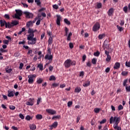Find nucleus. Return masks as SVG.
<instances>
[{"mask_svg": "<svg viewBox=\"0 0 130 130\" xmlns=\"http://www.w3.org/2000/svg\"><path fill=\"white\" fill-rule=\"evenodd\" d=\"M125 89L127 92H130V85L129 86H126Z\"/></svg>", "mask_w": 130, "mask_h": 130, "instance_id": "obj_51", "label": "nucleus"}, {"mask_svg": "<svg viewBox=\"0 0 130 130\" xmlns=\"http://www.w3.org/2000/svg\"><path fill=\"white\" fill-rule=\"evenodd\" d=\"M26 105H29L32 106L33 105V103H32V99H29V101L26 102Z\"/></svg>", "mask_w": 130, "mask_h": 130, "instance_id": "obj_23", "label": "nucleus"}, {"mask_svg": "<svg viewBox=\"0 0 130 130\" xmlns=\"http://www.w3.org/2000/svg\"><path fill=\"white\" fill-rule=\"evenodd\" d=\"M64 31H65L64 36H67V37L68 35V31H69V29L66 26L64 27Z\"/></svg>", "mask_w": 130, "mask_h": 130, "instance_id": "obj_27", "label": "nucleus"}, {"mask_svg": "<svg viewBox=\"0 0 130 130\" xmlns=\"http://www.w3.org/2000/svg\"><path fill=\"white\" fill-rule=\"evenodd\" d=\"M19 117L21 119H24V118H25V117H24V115H23V114H19Z\"/></svg>", "mask_w": 130, "mask_h": 130, "instance_id": "obj_58", "label": "nucleus"}, {"mask_svg": "<svg viewBox=\"0 0 130 130\" xmlns=\"http://www.w3.org/2000/svg\"><path fill=\"white\" fill-rule=\"evenodd\" d=\"M60 118H61V116L60 115H58V116H54L52 118V119H60Z\"/></svg>", "mask_w": 130, "mask_h": 130, "instance_id": "obj_49", "label": "nucleus"}, {"mask_svg": "<svg viewBox=\"0 0 130 130\" xmlns=\"http://www.w3.org/2000/svg\"><path fill=\"white\" fill-rule=\"evenodd\" d=\"M105 37V34H100L99 36H98V38L99 40H102Z\"/></svg>", "mask_w": 130, "mask_h": 130, "instance_id": "obj_20", "label": "nucleus"}, {"mask_svg": "<svg viewBox=\"0 0 130 130\" xmlns=\"http://www.w3.org/2000/svg\"><path fill=\"white\" fill-rule=\"evenodd\" d=\"M15 11L16 14L15 15V17L16 19H18V20H20V17L22 16V11L19 10H16Z\"/></svg>", "mask_w": 130, "mask_h": 130, "instance_id": "obj_5", "label": "nucleus"}, {"mask_svg": "<svg viewBox=\"0 0 130 130\" xmlns=\"http://www.w3.org/2000/svg\"><path fill=\"white\" fill-rule=\"evenodd\" d=\"M53 43V38L51 36L49 38L48 44L49 45H51Z\"/></svg>", "mask_w": 130, "mask_h": 130, "instance_id": "obj_21", "label": "nucleus"}, {"mask_svg": "<svg viewBox=\"0 0 130 130\" xmlns=\"http://www.w3.org/2000/svg\"><path fill=\"white\" fill-rule=\"evenodd\" d=\"M3 43L4 44H9V40H4Z\"/></svg>", "mask_w": 130, "mask_h": 130, "instance_id": "obj_57", "label": "nucleus"}, {"mask_svg": "<svg viewBox=\"0 0 130 130\" xmlns=\"http://www.w3.org/2000/svg\"><path fill=\"white\" fill-rule=\"evenodd\" d=\"M113 13V8H111L108 11L109 16H111Z\"/></svg>", "mask_w": 130, "mask_h": 130, "instance_id": "obj_16", "label": "nucleus"}, {"mask_svg": "<svg viewBox=\"0 0 130 130\" xmlns=\"http://www.w3.org/2000/svg\"><path fill=\"white\" fill-rule=\"evenodd\" d=\"M35 2L38 6H39L41 5V2H40V0H35Z\"/></svg>", "mask_w": 130, "mask_h": 130, "instance_id": "obj_35", "label": "nucleus"}, {"mask_svg": "<svg viewBox=\"0 0 130 130\" xmlns=\"http://www.w3.org/2000/svg\"><path fill=\"white\" fill-rule=\"evenodd\" d=\"M49 81H55L56 78L53 75H51L49 78Z\"/></svg>", "mask_w": 130, "mask_h": 130, "instance_id": "obj_31", "label": "nucleus"}, {"mask_svg": "<svg viewBox=\"0 0 130 130\" xmlns=\"http://www.w3.org/2000/svg\"><path fill=\"white\" fill-rule=\"evenodd\" d=\"M86 56L85 54L83 55V56H82V61L83 62H84L85 59H86Z\"/></svg>", "mask_w": 130, "mask_h": 130, "instance_id": "obj_55", "label": "nucleus"}, {"mask_svg": "<svg viewBox=\"0 0 130 130\" xmlns=\"http://www.w3.org/2000/svg\"><path fill=\"white\" fill-rule=\"evenodd\" d=\"M28 82L29 84H32L33 83V75H30L28 76Z\"/></svg>", "mask_w": 130, "mask_h": 130, "instance_id": "obj_11", "label": "nucleus"}, {"mask_svg": "<svg viewBox=\"0 0 130 130\" xmlns=\"http://www.w3.org/2000/svg\"><path fill=\"white\" fill-rule=\"evenodd\" d=\"M96 7L98 9H101L102 7V4L101 3H98Z\"/></svg>", "mask_w": 130, "mask_h": 130, "instance_id": "obj_33", "label": "nucleus"}, {"mask_svg": "<svg viewBox=\"0 0 130 130\" xmlns=\"http://www.w3.org/2000/svg\"><path fill=\"white\" fill-rule=\"evenodd\" d=\"M97 62V59L95 58H93L91 60V63L94 64L95 65L96 64Z\"/></svg>", "mask_w": 130, "mask_h": 130, "instance_id": "obj_29", "label": "nucleus"}, {"mask_svg": "<svg viewBox=\"0 0 130 130\" xmlns=\"http://www.w3.org/2000/svg\"><path fill=\"white\" fill-rule=\"evenodd\" d=\"M47 54H49V55L51 54V49L50 47H48Z\"/></svg>", "mask_w": 130, "mask_h": 130, "instance_id": "obj_36", "label": "nucleus"}, {"mask_svg": "<svg viewBox=\"0 0 130 130\" xmlns=\"http://www.w3.org/2000/svg\"><path fill=\"white\" fill-rule=\"evenodd\" d=\"M93 55L95 56L98 57L100 55V53L99 51H97L96 52L94 53Z\"/></svg>", "mask_w": 130, "mask_h": 130, "instance_id": "obj_38", "label": "nucleus"}, {"mask_svg": "<svg viewBox=\"0 0 130 130\" xmlns=\"http://www.w3.org/2000/svg\"><path fill=\"white\" fill-rule=\"evenodd\" d=\"M0 23L1 27H4L5 25L6 27V25L7 24V21H6L5 20H0Z\"/></svg>", "mask_w": 130, "mask_h": 130, "instance_id": "obj_13", "label": "nucleus"}, {"mask_svg": "<svg viewBox=\"0 0 130 130\" xmlns=\"http://www.w3.org/2000/svg\"><path fill=\"white\" fill-rule=\"evenodd\" d=\"M120 67V62H116L115 64H114V69L115 70H117L118 69H119Z\"/></svg>", "mask_w": 130, "mask_h": 130, "instance_id": "obj_12", "label": "nucleus"}, {"mask_svg": "<svg viewBox=\"0 0 130 130\" xmlns=\"http://www.w3.org/2000/svg\"><path fill=\"white\" fill-rule=\"evenodd\" d=\"M127 10H128V8L127 6H125L123 8V11L125 13H127Z\"/></svg>", "mask_w": 130, "mask_h": 130, "instance_id": "obj_44", "label": "nucleus"}, {"mask_svg": "<svg viewBox=\"0 0 130 130\" xmlns=\"http://www.w3.org/2000/svg\"><path fill=\"white\" fill-rule=\"evenodd\" d=\"M91 62L89 61L87 62V66L90 68L91 67Z\"/></svg>", "mask_w": 130, "mask_h": 130, "instance_id": "obj_62", "label": "nucleus"}, {"mask_svg": "<svg viewBox=\"0 0 130 130\" xmlns=\"http://www.w3.org/2000/svg\"><path fill=\"white\" fill-rule=\"evenodd\" d=\"M90 81H89V80H87V81H86V82H85V83H83V86L84 87H86L89 86V85H90Z\"/></svg>", "mask_w": 130, "mask_h": 130, "instance_id": "obj_18", "label": "nucleus"}, {"mask_svg": "<svg viewBox=\"0 0 130 130\" xmlns=\"http://www.w3.org/2000/svg\"><path fill=\"white\" fill-rule=\"evenodd\" d=\"M8 97H14V92L8 90Z\"/></svg>", "mask_w": 130, "mask_h": 130, "instance_id": "obj_15", "label": "nucleus"}, {"mask_svg": "<svg viewBox=\"0 0 130 130\" xmlns=\"http://www.w3.org/2000/svg\"><path fill=\"white\" fill-rule=\"evenodd\" d=\"M36 118L37 120H41L43 118V116L41 114H38L36 116Z\"/></svg>", "mask_w": 130, "mask_h": 130, "instance_id": "obj_19", "label": "nucleus"}, {"mask_svg": "<svg viewBox=\"0 0 130 130\" xmlns=\"http://www.w3.org/2000/svg\"><path fill=\"white\" fill-rule=\"evenodd\" d=\"M125 66H126V67H127L128 68H130V60L128 61H126Z\"/></svg>", "mask_w": 130, "mask_h": 130, "instance_id": "obj_40", "label": "nucleus"}, {"mask_svg": "<svg viewBox=\"0 0 130 130\" xmlns=\"http://www.w3.org/2000/svg\"><path fill=\"white\" fill-rule=\"evenodd\" d=\"M100 111V109L99 108H95L94 109V112L95 113H99Z\"/></svg>", "mask_w": 130, "mask_h": 130, "instance_id": "obj_41", "label": "nucleus"}, {"mask_svg": "<svg viewBox=\"0 0 130 130\" xmlns=\"http://www.w3.org/2000/svg\"><path fill=\"white\" fill-rule=\"evenodd\" d=\"M27 33L29 34L27 36V40H28V44H33V29L29 28Z\"/></svg>", "mask_w": 130, "mask_h": 130, "instance_id": "obj_3", "label": "nucleus"}, {"mask_svg": "<svg viewBox=\"0 0 130 130\" xmlns=\"http://www.w3.org/2000/svg\"><path fill=\"white\" fill-rule=\"evenodd\" d=\"M76 64L75 60H72L70 58L67 59L64 62L65 68L69 69L71 66H74Z\"/></svg>", "mask_w": 130, "mask_h": 130, "instance_id": "obj_2", "label": "nucleus"}, {"mask_svg": "<svg viewBox=\"0 0 130 130\" xmlns=\"http://www.w3.org/2000/svg\"><path fill=\"white\" fill-rule=\"evenodd\" d=\"M111 56L110 55H108L107 57V58L106 59V61L107 62H110V61L111 60Z\"/></svg>", "mask_w": 130, "mask_h": 130, "instance_id": "obj_32", "label": "nucleus"}, {"mask_svg": "<svg viewBox=\"0 0 130 130\" xmlns=\"http://www.w3.org/2000/svg\"><path fill=\"white\" fill-rule=\"evenodd\" d=\"M106 119H103L102 121H101V122H100V124H104V123H105L106 122Z\"/></svg>", "mask_w": 130, "mask_h": 130, "instance_id": "obj_63", "label": "nucleus"}, {"mask_svg": "<svg viewBox=\"0 0 130 130\" xmlns=\"http://www.w3.org/2000/svg\"><path fill=\"white\" fill-rule=\"evenodd\" d=\"M56 17H57V19L56 20V24L58 26H60V21H61V17L60 15H57Z\"/></svg>", "mask_w": 130, "mask_h": 130, "instance_id": "obj_6", "label": "nucleus"}, {"mask_svg": "<svg viewBox=\"0 0 130 130\" xmlns=\"http://www.w3.org/2000/svg\"><path fill=\"white\" fill-rule=\"evenodd\" d=\"M121 75L123 76H126L128 75V71H122Z\"/></svg>", "mask_w": 130, "mask_h": 130, "instance_id": "obj_34", "label": "nucleus"}, {"mask_svg": "<svg viewBox=\"0 0 130 130\" xmlns=\"http://www.w3.org/2000/svg\"><path fill=\"white\" fill-rule=\"evenodd\" d=\"M52 127H53L54 128H56L57 125H58V123L57 122L55 121L54 122L53 124H52Z\"/></svg>", "mask_w": 130, "mask_h": 130, "instance_id": "obj_37", "label": "nucleus"}, {"mask_svg": "<svg viewBox=\"0 0 130 130\" xmlns=\"http://www.w3.org/2000/svg\"><path fill=\"white\" fill-rule=\"evenodd\" d=\"M41 102V98H39V99H38V100H37V105H39Z\"/></svg>", "mask_w": 130, "mask_h": 130, "instance_id": "obj_46", "label": "nucleus"}, {"mask_svg": "<svg viewBox=\"0 0 130 130\" xmlns=\"http://www.w3.org/2000/svg\"><path fill=\"white\" fill-rule=\"evenodd\" d=\"M23 14H24V15H25L26 16V17L28 18H31L33 16V14H32V13L28 12H24Z\"/></svg>", "mask_w": 130, "mask_h": 130, "instance_id": "obj_10", "label": "nucleus"}, {"mask_svg": "<svg viewBox=\"0 0 130 130\" xmlns=\"http://www.w3.org/2000/svg\"><path fill=\"white\" fill-rule=\"evenodd\" d=\"M12 69L9 68V67H7L6 68V73H8V74H10V73H11V72H12Z\"/></svg>", "mask_w": 130, "mask_h": 130, "instance_id": "obj_28", "label": "nucleus"}, {"mask_svg": "<svg viewBox=\"0 0 130 130\" xmlns=\"http://www.w3.org/2000/svg\"><path fill=\"white\" fill-rule=\"evenodd\" d=\"M127 79H125V80L123 82V86L124 87H127Z\"/></svg>", "mask_w": 130, "mask_h": 130, "instance_id": "obj_42", "label": "nucleus"}, {"mask_svg": "<svg viewBox=\"0 0 130 130\" xmlns=\"http://www.w3.org/2000/svg\"><path fill=\"white\" fill-rule=\"evenodd\" d=\"M100 23L99 22H96L92 27V30L94 32H96L100 29Z\"/></svg>", "mask_w": 130, "mask_h": 130, "instance_id": "obj_4", "label": "nucleus"}, {"mask_svg": "<svg viewBox=\"0 0 130 130\" xmlns=\"http://www.w3.org/2000/svg\"><path fill=\"white\" fill-rule=\"evenodd\" d=\"M73 105V102L71 101H70L68 103V107H70L72 106V105Z\"/></svg>", "mask_w": 130, "mask_h": 130, "instance_id": "obj_48", "label": "nucleus"}, {"mask_svg": "<svg viewBox=\"0 0 130 130\" xmlns=\"http://www.w3.org/2000/svg\"><path fill=\"white\" fill-rule=\"evenodd\" d=\"M23 67H24V64H23V63H20L19 66L20 70H22V69H23Z\"/></svg>", "mask_w": 130, "mask_h": 130, "instance_id": "obj_54", "label": "nucleus"}, {"mask_svg": "<svg viewBox=\"0 0 130 130\" xmlns=\"http://www.w3.org/2000/svg\"><path fill=\"white\" fill-rule=\"evenodd\" d=\"M81 91V87H76L75 89V92L76 93H79Z\"/></svg>", "mask_w": 130, "mask_h": 130, "instance_id": "obj_26", "label": "nucleus"}, {"mask_svg": "<svg viewBox=\"0 0 130 130\" xmlns=\"http://www.w3.org/2000/svg\"><path fill=\"white\" fill-rule=\"evenodd\" d=\"M33 26V22L32 21H28L26 23V28H30Z\"/></svg>", "mask_w": 130, "mask_h": 130, "instance_id": "obj_14", "label": "nucleus"}, {"mask_svg": "<svg viewBox=\"0 0 130 130\" xmlns=\"http://www.w3.org/2000/svg\"><path fill=\"white\" fill-rule=\"evenodd\" d=\"M64 23H65L66 24H67V25H71V22H70V21L68 19H67V18H65V19H64Z\"/></svg>", "mask_w": 130, "mask_h": 130, "instance_id": "obj_30", "label": "nucleus"}, {"mask_svg": "<svg viewBox=\"0 0 130 130\" xmlns=\"http://www.w3.org/2000/svg\"><path fill=\"white\" fill-rule=\"evenodd\" d=\"M124 24V20H121L120 21V25L121 26H123Z\"/></svg>", "mask_w": 130, "mask_h": 130, "instance_id": "obj_61", "label": "nucleus"}, {"mask_svg": "<svg viewBox=\"0 0 130 130\" xmlns=\"http://www.w3.org/2000/svg\"><path fill=\"white\" fill-rule=\"evenodd\" d=\"M72 36V32H70V33L67 36V40L68 41H70L71 40V36Z\"/></svg>", "mask_w": 130, "mask_h": 130, "instance_id": "obj_17", "label": "nucleus"}, {"mask_svg": "<svg viewBox=\"0 0 130 130\" xmlns=\"http://www.w3.org/2000/svg\"><path fill=\"white\" fill-rule=\"evenodd\" d=\"M26 120H30L31 119V117L29 115H27L25 117Z\"/></svg>", "mask_w": 130, "mask_h": 130, "instance_id": "obj_52", "label": "nucleus"}, {"mask_svg": "<svg viewBox=\"0 0 130 130\" xmlns=\"http://www.w3.org/2000/svg\"><path fill=\"white\" fill-rule=\"evenodd\" d=\"M0 51H1V52H2V53L7 52V50H4V49H3V48H0Z\"/></svg>", "mask_w": 130, "mask_h": 130, "instance_id": "obj_60", "label": "nucleus"}, {"mask_svg": "<svg viewBox=\"0 0 130 130\" xmlns=\"http://www.w3.org/2000/svg\"><path fill=\"white\" fill-rule=\"evenodd\" d=\"M117 28L119 29V30L121 32L123 30V27H121L119 25H117Z\"/></svg>", "mask_w": 130, "mask_h": 130, "instance_id": "obj_45", "label": "nucleus"}, {"mask_svg": "<svg viewBox=\"0 0 130 130\" xmlns=\"http://www.w3.org/2000/svg\"><path fill=\"white\" fill-rule=\"evenodd\" d=\"M45 59L49 61H52L53 59V55L52 54H46L45 56Z\"/></svg>", "mask_w": 130, "mask_h": 130, "instance_id": "obj_7", "label": "nucleus"}, {"mask_svg": "<svg viewBox=\"0 0 130 130\" xmlns=\"http://www.w3.org/2000/svg\"><path fill=\"white\" fill-rule=\"evenodd\" d=\"M43 82V80L41 78H39V80H37V83L38 84H41Z\"/></svg>", "mask_w": 130, "mask_h": 130, "instance_id": "obj_43", "label": "nucleus"}, {"mask_svg": "<svg viewBox=\"0 0 130 130\" xmlns=\"http://www.w3.org/2000/svg\"><path fill=\"white\" fill-rule=\"evenodd\" d=\"M110 41H108V40H106L104 41V43L103 44V45L104 46L105 48L107 49H109V44H108V43H109Z\"/></svg>", "mask_w": 130, "mask_h": 130, "instance_id": "obj_9", "label": "nucleus"}, {"mask_svg": "<svg viewBox=\"0 0 130 130\" xmlns=\"http://www.w3.org/2000/svg\"><path fill=\"white\" fill-rule=\"evenodd\" d=\"M38 68H39L40 71H43V64L39 63L38 65Z\"/></svg>", "mask_w": 130, "mask_h": 130, "instance_id": "obj_22", "label": "nucleus"}, {"mask_svg": "<svg viewBox=\"0 0 130 130\" xmlns=\"http://www.w3.org/2000/svg\"><path fill=\"white\" fill-rule=\"evenodd\" d=\"M12 27H13L12 23L10 22L6 23V28H12Z\"/></svg>", "mask_w": 130, "mask_h": 130, "instance_id": "obj_24", "label": "nucleus"}, {"mask_svg": "<svg viewBox=\"0 0 130 130\" xmlns=\"http://www.w3.org/2000/svg\"><path fill=\"white\" fill-rule=\"evenodd\" d=\"M69 47L71 49H72L74 48V45L72 42L69 43Z\"/></svg>", "mask_w": 130, "mask_h": 130, "instance_id": "obj_47", "label": "nucleus"}, {"mask_svg": "<svg viewBox=\"0 0 130 130\" xmlns=\"http://www.w3.org/2000/svg\"><path fill=\"white\" fill-rule=\"evenodd\" d=\"M120 120V117H117L116 116H112L110 119V123H114L113 127L115 129L121 130V128L120 126H118V124L119 123Z\"/></svg>", "mask_w": 130, "mask_h": 130, "instance_id": "obj_1", "label": "nucleus"}, {"mask_svg": "<svg viewBox=\"0 0 130 130\" xmlns=\"http://www.w3.org/2000/svg\"><path fill=\"white\" fill-rule=\"evenodd\" d=\"M53 8L55 10H57L58 9V6L56 4H55L53 5Z\"/></svg>", "mask_w": 130, "mask_h": 130, "instance_id": "obj_50", "label": "nucleus"}, {"mask_svg": "<svg viewBox=\"0 0 130 130\" xmlns=\"http://www.w3.org/2000/svg\"><path fill=\"white\" fill-rule=\"evenodd\" d=\"M110 71V67H108L107 68H106V70H105V72L107 73H109Z\"/></svg>", "mask_w": 130, "mask_h": 130, "instance_id": "obj_56", "label": "nucleus"}, {"mask_svg": "<svg viewBox=\"0 0 130 130\" xmlns=\"http://www.w3.org/2000/svg\"><path fill=\"white\" fill-rule=\"evenodd\" d=\"M46 112L51 115L56 114V112L55 111L52 109H47L46 110Z\"/></svg>", "mask_w": 130, "mask_h": 130, "instance_id": "obj_8", "label": "nucleus"}, {"mask_svg": "<svg viewBox=\"0 0 130 130\" xmlns=\"http://www.w3.org/2000/svg\"><path fill=\"white\" fill-rule=\"evenodd\" d=\"M11 24L12 25V26H16V25H18V24H19V22H18L16 20L12 21L11 22Z\"/></svg>", "mask_w": 130, "mask_h": 130, "instance_id": "obj_25", "label": "nucleus"}, {"mask_svg": "<svg viewBox=\"0 0 130 130\" xmlns=\"http://www.w3.org/2000/svg\"><path fill=\"white\" fill-rule=\"evenodd\" d=\"M123 109V106L121 105H120L118 106V110L119 111H120V110H122Z\"/></svg>", "mask_w": 130, "mask_h": 130, "instance_id": "obj_53", "label": "nucleus"}, {"mask_svg": "<svg viewBox=\"0 0 130 130\" xmlns=\"http://www.w3.org/2000/svg\"><path fill=\"white\" fill-rule=\"evenodd\" d=\"M12 129H14V130H18V127L15 126H12L11 127Z\"/></svg>", "mask_w": 130, "mask_h": 130, "instance_id": "obj_64", "label": "nucleus"}, {"mask_svg": "<svg viewBox=\"0 0 130 130\" xmlns=\"http://www.w3.org/2000/svg\"><path fill=\"white\" fill-rule=\"evenodd\" d=\"M40 22H41V20L38 19V21L36 22L37 25H39L40 24Z\"/></svg>", "mask_w": 130, "mask_h": 130, "instance_id": "obj_59", "label": "nucleus"}, {"mask_svg": "<svg viewBox=\"0 0 130 130\" xmlns=\"http://www.w3.org/2000/svg\"><path fill=\"white\" fill-rule=\"evenodd\" d=\"M9 108H10V109H11V110H15V109H16V107H15V106L10 105V106H9Z\"/></svg>", "mask_w": 130, "mask_h": 130, "instance_id": "obj_39", "label": "nucleus"}]
</instances>
